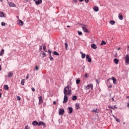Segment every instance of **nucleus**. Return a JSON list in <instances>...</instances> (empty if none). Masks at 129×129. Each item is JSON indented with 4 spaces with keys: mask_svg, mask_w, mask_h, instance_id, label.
<instances>
[{
    "mask_svg": "<svg viewBox=\"0 0 129 129\" xmlns=\"http://www.w3.org/2000/svg\"><path fill=\"white\" fill-rule=\"evenodd\" d=\"M127 107H129V103H127Z\"/></svg>",
    "mask_w": 129,
    "mask_h": 129,
    "instance_id": "obj_54",
    "label": "nucleus"
},
{
    "mask_svg": "<svg viewBox=\"0 0 129 129\" xmlns=\"http://www.w3.org/2000/svg\"><path fill=\"white\" fill-rule=\"evenodd\" d=\"M118 18L119 20H121V21H122V20H123V17H122V14L119 13L118 14Z\"/></svg>",
    "mask_w": 129,
    "mask_h": 129,
    "instance_id": "obj_12",
    "label": "nucleus"
},
{
    "mask_svg": "<svg viewBox=\"0 0 129 129\" xmlns=\"http://www.w3.org/2000/svg\"><path fill=\"white\" fill-rule=\"evenodd\" d=\"M113 117L116 119H117V117H115L114 115H113Z\"/></svg>",
    "mask_w": 129,
    "mask_h": 129,
    "instance_id": "obj_50",
    "label": "nucleus"
},
{
    "mask_svg": "<svg viewBox=\"0 0 129 129\" xmlns=\"http://www.w3.org/2000/svg\"><path fill=\"white\" fill-rule=\"evenodd\" d=\"M42 45H40V46H39V51H42Z\"/></svg>",
    "mask_w": 129,
    "mask_h": 129,
    "instance_id": "obj_39",
    "label": "nucleus"
},
{
    "mask_svg": "<svg viewBox=\"0 0 129 129\" xmlns=\"http://www.w3.org/2000/svg\"><path fill=\"white\" fill-rule=\"evenodd\" d=\"M17 19H19V16H17Z\"/></svg>",
    "mask_w": 129,
    "mask_h": 129,
    "instance_id": "obj_62",
    "label": "nucleus"
},
{
    "mask_svg": "<svg viewBox=\"0 0 129 129\" xmlns=\"http://www.w3.org/2000/svg\"><path fill=\"white\" fill-rule=\"evenodd\" d=\"M93 10L94 11H95V12H98V11H99V9L98 8V7L96 6H94L93 7Z\"/></svg>",
    "mask_w": 129,
    "mask_h": 129,
    "instance_id": "obj_17",
    "label": "nucleus"
},
{
    "mask_svg": "<svg viewBox=\"0 0 129 129\" xmlns=\"http://www.w3.org/2000/svg\"><path fill=\"white\" fill-rule=\"evenodd\" d=\"M5 54V49H2L1 51L0 52V56H3Z\"/></svg>",
    "mask_w": 129,
    "mask_h": 129,
    "instance_id": "obj_22",
    "label": "nucleus"
},
{
    "mask_svg": "<svg viewBox=\"0 0 129 129\" xmlns=\"http://www.w3.org/2000/svg\"><path fill=\"white\" fill-rule=\"evenodd\" d=\"M85 77H89V75H88V74H85Z\"/></svg>",
    "mask_w": 129,
    "mask_h": 129,
    "instance_id": "obj_38",
    "label": "nucleus"
},
{
    "mask_svg": "<svg viewBox=\"0 0 129 129\" xmlns=\"http://www.w3.org/2000/svg\"><path fill=\"white\" fill-rule=\"evenodd\" d=\"M116 120L117 121V122H120V120L119 119H116Z\"/></svg>",
    "mask_w": 129,
    "mask_h": 129,
    "instance_id": "obj_45",
    "label": "nucleus"
},
{
    "mask_svg": "<svg viewBox=\"0 0 129 129\" xmlns=\"http://www.w3.org/2000/svg\"><path fill=\"white\" fill-rule=\"evenodd\" d=\"M101 46H103V45H106V42L104 41H102L100 44Z\"/></svg>",
    "mask_w": 129,
    "mask_h": 129,
    "instance_id": "obj_30",
    "label": "nucleus"
},
{
    "mask_svg": "<svg viewBox=\"0 0 129 129\" xmlns=\"http://www.w3.org/2000/svg\"><path fill=\"white\" fill-rule=\"evenodd\" d=\"M42 55H43V57H46V53L45 52H43Z\"/></svg>",
    "mask_w": 129,
    "mask_h": 129,
    "instance_id": "obj_42",
    "label": "nucleus"
},
{
    "mask_svg": "<svg viewBox=\"0 0 129 129\" xmlns=\"http://www.w3.org/2000/svg\"><path fill=\"white\" fill-rule=\"evenodd\" d=\"M110 25H114V24H115V21H113V20H111L110 21Z\"/></svg>",
    "mask_w": 129,
    "mask_h": 129,
    "instance_id": "obj_26",
    "label": "nucleus"
},
{
    "mask_svg": "<svg viewBox=\"0 0 129 129\" xmlns=\"http://www.w3.org/2000/svg\"><path fill=\"white\" fill-rule=\"evenodd\" d=\"M76 83H77V84H79L80 83V80H79V79L77 80Z\"/></svg>",
    "mask_w": 129,
    "mask_h": 129,
    "instance_id": "obj_34",
    "label": "nucleus"
},
{
    "mask_svg": "<svg viewBox=\"0 0 129 129\" xmlns=\"http://www.w3.org/2000/svg\"><path fill=\"white\" fill-rule=\"evenodd\" d=\"M78 35H79V36H81V35H82V32H81V31H78Z\"/></svg>",
    "mask_w": 129,
    "mask_h": 129,
    "instance_id": "obj_35",
    "label": "nucleus"
},
{
    "mask_svg": "<svg viewBox=\"0 0 129 129\" xmlns=\"http://www.w3.org/2000/svg\"><path fill=\"white\" fill-rule=\"evenodd\" d=\"M67 101H68V97H67V95H64L63 103H67Z\"/></svg>",
    "mask_w": 129,
    "mask_h": 129,
    "instance_id": "obj_5",
    "label": "nucleus"
},
{
    "mask_svg": "<svg viewBox=\"0 0 129 129\" xmlns=\"http://www.w3.org/2000/svg\"><path fill=\"white\" fill-rule=\"evenodd\" d=\"M91 47L92 49H94V50H96L97 49V46H96V45L95 44H93L91 45Z\"/></svg>",
    "mask_w": 129,
    "mask_h": 129,
    "instance_id": "obj_11",
    "label": "nucleus"
},
{
    "mask_svg": "<svg viewBox=\"0 0 129 129\" xmlns=\"http://www.w3.org/2000/svg\"><path fill=\"white\" fill-rule=\"evenodd\" d=\"M36 5H40V4H42V0H37L35 1Z\"/></svg>",
    "mask_w": 129,
    "mask_h": 129,
    "instance_id": "obj_16",
    "label": "nucleus"
},
{
    "mask_svg": "<svg viewBox=\"0 0 129 129\" xmlns=\"http://www.w3.org/2000/svg\"><path fill=\"white\" fill-rule=\"evenodd\" d=\"M48 52H49L50 54H51V51L50 50H48Z\"/></svg>",
    "mask_w": 129,
    "mask_h": 129,
    "instance_id": "obj_57",
    "label": "nucleus"
},
{
    "mask_svg": "<svg viewBox=\"0 0 129 129\" xmlns=\"http://www.w3.org/2000/svg\"><path fill=\"white\" fill-rule=\"evenodd\" d=\"M14 75V74H13V72L9 73L7 77H13V76Z\"/></svg>",
    "mask_w": 129,
    "mask_h": 129,
    "instance_id": "obj_21",
    "label": "nucleus"
},
{
    "mask_svg": "<svg viewBox=\"0 0 129 129\" xmlns=\"http://www.w3.org/2000/svg\"><path fill=\"white\" fill-rule=\"evenodd\" d=\"M112 101H114V99L113 98H112Z\"/></svg>",
    "mask_w": 129,
    "mask_h": 129,
    "instance_id": "obj_55",
    "label": "nucleus"
},
{
    "mask_svg": "<svg viewBox=\"0 0 129 129\" xmlns=\"http://www.w3.org/2000/svg\"><path fill=\"white\" fill-rule=\"evenodd\" d=\"M115 108H116V107H115H115H114Z\"/></svg>",
    "mask_w": 129,
    "mask_h": 129,
    "instance_id": "obj_64",
    "label": "nucleus"
},
{
    "mask_svg": "<svg viewBox=\"0 0 129 129\" xmlns=\"http://www.w3.org/2000/svg\"><path fill=\"white\" fill-rule=\"evenodd\" d=\"M73 100H76V99H77V96H74L73 97V98H72Z\"/></svg>",
    "mask_w": 129,
    "mask_h": 129,
    "instance_id": "obj_32",
    "label": "nucleus"
},
{
    "mask_svg": "<svg viewBox=\"0 0 129 129\" xmlns=\"http://www.w3.org/2000/svg\"><path fill=\"white\" fill-rule=\"evenodd\" d=\"M31 90H32V91L33 92H34V91H35V88H33V87L31 88Z\"/></svg>",
    "mask_w": 129,
    "mask_h": 129,
    "instance_id": "obj_44",
    "label": "nucleus"
},
{
    "mask_svg": "<svg viewBox=\"0 0 129 129\" xmlns=\"http://www.w3.org/2000/svg\"><path fill=\"white\" fill-rule=\"evenodd\" d=\"M2 98V93H0V98Z\"/></svg>",
    "mask_w": 129,
    "mask_h": 129,
    "instance_id": "obj_56",
    "label": "nucleus"
},
{
    "mask_svg": "<svg viewBox=\"0 0 129 129\" xmlns=\"http://www.w3.org/2000/svg\"><path fill=\"white\" fill-rule=\"evenodd\" d=\"M0 71H2V66L0 65Z\"/></svg>",
    "mask_w": 129,
    "mask_h": 129,
    "instance_id": "obj_53",
    "label": "nucleus"
},
{
    "mask_svg": "<svg viewBox=\"0 0 129 129\" xmlns=\"http://www.w3.org/2000/svg\"><path fill=\"white\" fill-rule=\"evenodd\" d=\"M17 100H21V97L18 96H17Z\"/></svg>",
    "mask_w": 129,
    "mask_h": 129,
    "instance_id": "obj_37",
    "label": "nucleus"
},
{
    "mask_svg": "<svg viewBox=\"0 0 129 129\" xmlns=\"http://www.w3.org/2000/svg\"><path fill=\"white\" fill-rule=\"evenodd\" d=\"M4 89H5V90H9V86H8L7 85H4Z\"/></svg>",
    "mask_w": 129,
    "mask_h": 129,
    "instance_id": "obj_24",
    "label": "nucleus"
},
{
    "mask_svg": "<svg viewBox=\"0 0 129 129\" xmlns=\"http://www.w3.org/2000/svg\"><path fill=\"white\" fill-rule=\"evenodd\" d=\"M9 6L13 7V8H16V5L13 3H10L9 4Z\"/></svg>",
    "mask_w": 129,
    "mask_h": 129,
    "instance_id": "obj_19",
    "label": "nucleus"
},
{
    "mask_svg": "<svg viewBox=\"0 0 129 129\" xmlns=\"http://www.w3.org/2000/svg\"><path fill=\"white\" fill-rule=\"evenodd\" d=\"M82 29L85 33H88V29L85 26L82 27Z\"/></svg>",
    "mask_w": 129,
    "mask_h": 129,
    "instance_id": "obj_13",
    "label": "nucleus"
},
{
    "mask_svg": "<svg viewBox=\"0 0 129 129\" xmlns=\"http://www.w3.org/2000/svg\"><path fill=\"white\" fill-rule=\"evenodd\" d=\"M76 109H79V108H80V107H79V104L76 103Z\"/></svg>",
    "mask_w": 129,
    "mask_h": 129,
    "instance_id": "obj_29",
    "label": "nucleus"
},
{
    "mask_svg": "<svg viewBox=\"0 0 129 129\" xmlns=\"http://www.w3.org/2000/svg\"><path fill=\"white\" fill-rule=\"evenodd\" d=\"M49 59L50 61H53L54 60V58H53V57H52L51 54H49Z\"/></svg>",
    "mask_w": 129,
    "mask_h": 129,
    "instance_id": "obj_31",
    "label": "nucleus"
},
{
    "mask_svg": "<svg viewBox=\"0 0 129 129\" xmlns=\"http://www.w3.org/2000/svg\"><path fill=\"white\" fill-rule=\"evenodd\" d=\"M2 61V59L0 58V61Z\"/></svg>",
    "mask_w": 129,
    "mask_h": 129,
    "instance_id": "obj_63",
    "label": "nucleus"
},
{
    "mask_svg": "<svg viewBox=\"0 0 129 129\" xmlns=\"http://www.w3.org/2000/svg\"><path fill=\"white\" fill-rule=\"evenodd\" d=\"M64 45H65L66 49V50H67V48H68V44H67V42H66L64 43Z\"/></svg>",
    "mask_w": 129,
    "mask_h": 129,
    "instance_id": "obj_33",
    "label": "nucleus"
},
{
    "mask_svg": "<svg viewBox=\"0 0 129 129\" xmlns=\"http://www.w3.org/2000/svg\"><path fill=\"white\" fill-rule=\"evenodd\" d=\"M65 110L63 109H59L58 111V113L59 115H63L64 114Z\"/></svg>",
    "mask_w": 129,
    "mask_h": 129,
    "instance_id": "obj_4",
    "label": "nucleus"
},
{
    "mask_svg": "<svg viewBox=\"0 0 129 129\" xmlns=\"http://www.w3.org/2000/svg\"><path fill=\"white\" fill-rule=\"evenodd\" d=\"M0 17L1 18H4V17H5V15L4 14V13L0 12Z\"/></svg>",
    "mask_w": 129,
    "mask_h": 129,
    "instance_id": "obj_27",
    "label": "nucleus"
},
{
    "mask_svg": "<svg viewBox=\"0 0 129 129\" xmlns=\"http://www.w3.org/2000/svg\"><path fill=\"white\" fill-rule=\"evenodd\" d=\"M125 63L126 65H129V54H127L125 56V57L124 58Z\"/></svg>",
    "mask_w": 129,
    "mask_h": 129,
    "instance_id": "obj_3",
    "label": "nucleus"
},
{
    "mask_svg": "<svg viewBox=\"0 0 129 129\" xmlns=\"http://www.w3.org/2000/svg\"><path fill=\"white\" fill-rule=\"evenodd\" d=\"M126 97V98H129V96H127Z\"/></svg>",
    "mask_w": 129,
    "mask_h": 129,
    "instance_id": "obj_60",
    "label": "nucleus"
},
{
    "mask_svg": "<svg viewBox=\"0 0 129 129\" xmlns=\"http://www.w3.org/2000/svg\"><path fill=\"white\" fill-rule=\"evenodd\" d=\"M85 2H86V3H88L89 2V0H85Z\"/></svg>",
    "mask_w": 129,
    "mask_h": 129,
    "instance_id": "obj_51",
    "label": "nucleus"
},
{
    "mask_svg": "<svg viewBox=\"0 0 129 129\" xmlns=\"http://www.w3.org/2000/svg\"><path fill=\"white\" fill-rule=\"evenodd\" d=\"M80 54H81L82 55V59H84V58L86 57V54H85V53H83L82 52H80Z\"/></svg>",
    "mask_w": 129,
    "mask_h": 129,
    "instance_id": "obj_20",
    "label": "nucleus"
},
{
    "mask_svg": "<svg viewBox=\"0 0 129 129\" xmlns=\"http://www.w3.org/2000/svg\"><path fill=\"white\" fill-rule=\"evenodd\" d=\"M21 85H25V79H23L21 82Z\"/></svg>",
    "mask_w": 129,
    "mask_h": 129,
    "instance_id": "obj_28",
    "label": "nucleus"
},
{
    "mask_svg": "<svg viewBox=\"0 0 129 129\" xmlns=\"http://www.w3.org/2000/svg\"><path fill=\"white\" fill-rule=\"evenodd\" d=\"M86 58L88 60V62H89V63H90L91 62V58H90L89 54H87L86 56Z\"/></svg>",
    "mask_w": 129,
    "mask_h": 129,
    "instance_id": "obj_8",
    "label": "nucleus"
},
{
    "mask_svg": "<svg viewBox=\"0 0 129 129\" xmlns=\"http://www.w3.org/2000/svg\"><path fill=\"white\" fill-rule=\"evenodd\" d=\"M18 24L19 26H24V22L21 20L18 21Z\"/></svg>",
    "mask_w": 129,
    "mask_h": 129,
    "instance_id": "obj_9",
    "label": "nucleus"
},
{
    "mask_svg": "<svg viewBox=\"0 0 129 129\" xmlns=\"http://www.w3.org/2000/svg\"><path fill=\"white\" fill-rule=\"evenodd\" d=\"M1 25H2V26H6V23H4V22H2V23H1Z\"/></svg>",
    "mask_w": 129,
    "mask_h": 129,
    "instance_id": "obj_41",
    "label": "nucleus"
},
{
    "mask_svg": "<svg viewBox=\"0 0 129 129\" xmlns=\"http://www.w3.org/2000/svg\"><path fill=\"white\" fill-rule=\"evenodd\" d=\"M24 129H29V126H28V125L25 126V127Z\"/></svg>",
    "mask_w": 129,
    "mask_h": 129,
    "instance_id": "obj_43",
    "label": "nucleus"
},
{
    "mask_svg": "<svg viewBox=\"0 0 129 129\" xmlns=\"http://www.w3.org/2000/svg\"><path fill=\"white\" fill-rule=\"evenodd\" d=\"M71 87L69 85H68L66 87L64 88L63 90V93L66 95H70L71 94Z\"/></svg>",
    "mask_w": 129,
    "mask_h": 129,
    "instance_id": "obj_1",
    "label": "nucleus"
},
{
    "mask_svg": "<svg viewBox=\"0 0 129 129\" xmlns=\"http://www.w3.org/2000/svg\"><path fill=\"white\" fill-rule=\"evenodd\" d=\"M112 87V85H110L109 86H108V88H111Z\"/></svg>",
    "mask_w": 129,
    "mask_h": 129,
    "instance_id": "obj_47",
    "label": "nucleus"
},
{
    "mask_svg": "<svg viewBox=\"0 0 129 129\" xmlns=\"http://www.w3.org/2000/svg\"><path fill=\"white\" fill-rule=\"evenodd\" d=\"M38 125H43L44 127H46V124L42 121L39 122Z\"/></svg>",
    "mask_w": 129,
    "mask_h": 129,
    "instance_id": "obj_7",
    "label": "nucleus"
},
{
    "mask_svg": "<svg viewBox=\"0 0 129 129\" xmlns=\"http://www.w3.org/2000/svg\"><path fill=\"white\" fill-rule=\"evenodd\" d=\"M35 70H39V68L37 66H35Z\"/></svg>",
    "mask_w": 129,
    "mask_h": 129,
    "instance_id": "obj_40",
    "label": "nucleus"
},
{
    "mask_svg": "<svg viewBox=\"0 0 129 129\" xmlns=\"http://www.w3.org/2000/svg\"><path fill=\"white\" fill-rule=\"evenodd\" d=\"M29 75H27V76H26V80H27V79H29Z\"/></svg>",
    "mask_w": 129,
    "mask_h": 129,
    "instance_id": "obj_48",
    "label": "nucleus"
},
{
    "mask_svg": "<svg viewBox=\"0 0 129 129\" xmlns=\"http://www.w3.org/2000/svg\"><path fill=\"white\" fill-rule=\"evenodd\" d=\"M111 80L113 81V84H116V79H115L114 77H112L111 78Z\"/></svg>",
    "mask_w": 129,
    "mask_h": 129,
    "instance_id": "obj_14",
    "label": "nucleus"
},
{
    "mask_svg": "<svg viewBox=\"0 0 129 129\" xmlns=\"http://www.w3.org/2000/svg\"><path fill=\"white\" fill-rule=\"evenodd\" d=\"M33 125H39V123L37 121H33L32 122Z\"/></svg>",
    "mask_w": 129,
    "mask_h": 129,
    "instance_id": "obj_18",
    "label": "nucleus"
},
{
    "mask_svg": "<svg viewBox=\"0 0 129 129\" xmlns=\"http://www.w3.org/2000/svg\"><path fill=\"white\" fill-rule=\"evenodd\" d=\"M74 3H77V0H73Z\"/></svg>",
    "mask_w": 129,
    "mask_h": 129,
    "instance_id": "obj_52",
    "label": "nucleus"
},
{
    "mask_svg": "<svg viewBox=\"0 0 129 129\" xmlns=\"http://www.w3.org/2000/svg\"><path fill=\"white\" fill-rule=\"evenodd\" d=\"M39 99V103L38 104H41V103H43V97L42 96H40L38 98Z\"/></svg>",
    "mask_w": 129,
    "mask_h": 129,
    "instance_id": "obj_6",
    "label": "nucleus"
},
{
    "mask_svg": "<svg viewBox=\"0 0 129 129\" xmlns=\"http://www.w3.org/2000/svg\"><path fill=\"white\" fill-rule=\"evenodd\" d=\"M114 63L117 65V64H118V62H119V60L117 59V58H114L113 59Z\"/></svg>",
    "mask_w": 129,
    "mask_h": 129,
    "instance_id": "obj_15",
    "label": "nucleus"
},
{
    "mask_svg": "<svg viewBox=\"0 0 129 129\" xmlns=\"http://www.w3.org/2000/svg\"><path fill=\"white\" fill-rule=\"evenodd\" d=\"M53 55H55V56H59L60 55L59 53L57 52V51H54Z\"/></svg>",
    "mask_w": 129,
    "mask_h": 129,
    "instance_id": "obj_25",
    "label": "nucleus"
},
{
    "mask_svg": "<svg viewBox=\"0 0 129 129\" xmlns=\"http://www.w3.org/2000/svg\"><path fill=\"white\" fill-rule=\"evenodd\" d=\"M53 104H54V105L57 104V103L56 102V101H53Z\"/></svg>",
    "mask_w": 129,
    "mask_h": 129,
    "instance_id": "obj_49",
    "label": "nucleus"
},
{
    "mask_svg": "<svg viewBox=\"0 0 129 129\" xmlns=\"http://www.w3.org/2000/svg\"><path fill=\"white\" fill-rule=\"evenodd\" d=\"M81 2H83V1H84V0H79Z\"/></svg>",
    "mask_w": 129,
    "mask_h": 129,
    "instance_id": "obj_58",
    "label": "nucleus"
},
{
    "mask_svg": "<svg viewBox=\"0 0 129 129\" xmlns=\"http://www.w3.org/2000/svg\"><path fill=\"white\" fill-rule=\"evenodd\" d=\"M90 89L91 90H93V84L92 83L88 84L87 86H86L85 88V90H88Z\"/></svg>",
    "mask_w": 129,
    "mask_h": 129,
    "instance_id": "obj_2",
    "label": "nucleus"
},
{
    "mask_svg": "<svg viewBox=\"0 0 129 129\" xmlns=\"http://www.w3.org/2000/svg\"><path fill=\"white\" fill-rule=\"evenodd\" d=\"M67 28H70V26L69 25H68V26H67Z\"/></svg>",
    "mask_w": 129,
    "mask_h": 129,
    "instance_id": "obj_61",
    "label": "nucleus"
},
{
    "mask_svg": "<svg viewBox=\"0 0 129 129\" xmlns=\"http://www.w3.org/2000/svg\"><path fill=\"white\" fill-rule=\"evenodd\" d=\"M92 112H95V113H98L99 112V109L96 108V109H93L92 110Z\"/></svg>",
    "mask_w": 129,
    "mask_h": 129,
    "instance_id": "obj_10",
    "label": "nucleus"
},
{
    "mask_svg": "<svg viewBox=\"0 0 129 129\" xmlns=\"http://www.w3.org/2000/svg\"><path fill=\"white\" fill-rule=\"evenodd\" d=\"M69 112H70V114H71L72 113V112H73V108H72V107H69Z\"/></svg>",
    "mask_w": 129,
    "mask_h": 129,
    "instance_id": "obj_23",
    "label": "nucleus"
},
{
    "mask_svg": "<svg viewBox=\"0 0 129 129\" xmlns=\"http://www.w3.org/2000/svg\"><path fill=\"white\" fill-rule=\"evenodd\" d=\"M109 80H110V78H109V79L107 80V81H109Z\"/></svg>",
    "mask_w": 129,
    "mask_h": 129,
    "instance_id": "obj_59",
    "label": "nucleus"
},
{
    "mask_svg": "<svg viewBox=\"0 0 129 129\" xmlns=\"http://www.w3.org/2000/svg\"><path fill=\"white\" fill-rule=\"evenodd\" d=\"M43 50L45 52H47V51H46V45L43 46Z\"/></svg>",
    "mask_w": 129,
    "mask_h": 129,
    "instance_id": "obj_36",
    "label": "nucleus"
},
{
    "mask_svg": "<svg viewBox=\"0 0 129 129\" xmlns=\"http://www.w3.org/2000/svg\"><path fill=\"white\" fill-rule=\"evenodd\" d=\"M96 82L97 83H98V84H99L100 81H99V80H96Z\"/></svg>",
    "mask_w": 129,
    "mask_h": 129,
    "instance_id": "obj_46",
    "label": "nucleus"
}]
</instances>
